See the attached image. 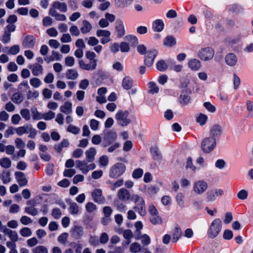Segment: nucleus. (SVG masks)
<instances>
[{
  "instance_id": "f257e3e1",
  "label": "nucleus",
  "mask_w": 253,
  "mask_h": 253,
  "mask_svg": "<svg viewBox=\"0 0 253 253\" xmlns=\"http://www.w3.org/2000/svg\"><path fill=\"white\" fill-rule=\"evenodd\" d=\"M129 112L126 110H119L115 115V119L118 125L125 126L129 124L131 120L128 118Z\"/></svg>"
},
{
  "instance_id": "f03ea898",
  "label": "nucleus",
  "mask_w": 253,
  "mask_h": 253,
  "mask_svg": "<svg viewBox=\"0 0 253 253\" xmlns=\"http://www.w3.org/2000/svg\"><path fill=\"white\" fill-rule=\"evenodd\" d=\"M222 225V221L219 218L214 219L208 229L209 236L211 238L216 237L221 230Z\"/></svg>"
},
{
  "instance_id": "7ed1b4c3",
  "label": "nucleus",
  "mask_w": 253,
  "mask_h": 253,
  "mask_svg": "<svg viewBox=\"0 0 253 253\" xmlns=\"http://www.w3.org/2000/svg\"><path fill=\"white\" fill-rule=\"evenodd\" d=\"M126 166L125 164L118 163L111 167L109 171V176L112 178H117L125 172Z\"/></svg>"
},
{
  "instance_id": "20e7f679",
  "label": "nucleus",
  "mask_w": 253,
  "mask_h": 253,
  "mask_svg": "<svg viewBox=\"0 0 253 253\" xmlns=\"http://www.w3.org/2000/svg\"><path fill=\"white\" fill-rule=\"evenodd\" d=\"M216 139L210 137L205 138L201 143V148L204 152L209 153L211 152L216 146Z\"/></svg>"
},
{
  "instance_id": "39448f33",
  "label": "nucleus",
  "mask_w": 253,
  "mask_h": 253,
  "mask_svg": "<svg viewBox=\"0 0 253 253\" xmlns=\"http://www.w3.org/2000/svg\"><path fill=\"white\" fill-rule=\"evenodd\" d=\"M214 54V50L210 47H206L201 49L198 53V56L202 60L208 61L211 59Z\"/></svg>"
},
{
  "instance_id": "423d86ee",
  "label": "nucleus",
  "mask_w": 253,
  "mask_h": 253,
  "mask_svg": "<svg viewBox=\"0 0 253 253\" xmlns=\"http://www.w3.org/2000/svg\"><path fill=\"white\" fill-rule=\"evenodd\" d=\"M208 187L207 182L199 180L193 183V190L197 195H201L206 191Z\"/></svg>"
},
{
  "instance_id": "0eeeda50",
  "label": "nucleus",
  "mask_w": 253,
  "mask_h": 253,
  "mask_svg": "<svg viewBox=\"0 0 253 253\" xmlns=\"http://www.w3.org/2000/svg\"><path fill=\"white\" fill-rule=\"evenodd\" d=\"M117 138V134L115 130H111L107 132L103 138L102 146L106 147L113 144Z\"/></svg>"
},
{
  "instance_id": "6e6552de",
  "label": "nucleus",
  "mask_w": 253,
  "mask_h": 253,
  "mask_svg": "<svg viewBox=\"0 0 253 253\" xmlns=\"http://www.w3.org/2000/svg\"><path fill=\"white\" fill-rule=\"evenodd\" d=\"M223 129L222 126L219 124H214L212 126L210 129V134L211 138H214L215 139L219 138L222 134Z\"/></svg>"
},
{
  "instance_id": "1a4fd4ad",
  "label": "nucleus",
  "mask_w": 253,
  "mask_h": 253,
  "mask_svg": "<svg viewBox=\"0 0 253 253\" xmlns=\"http://www.w3.org/2000/svg\"><path fill=\"white\" fill-rule=\"evenodd\" d=\"M91 197L93 201L98 204H103L105 203V198L102 195L101 189H96L91 193Z\"/></svg>"
},
{
  "instance_id": "9d476101",
  "label": "nucleus",
  "mask_w": 253,
  "mask_h": 253,
  "mask_svg": "<svg viewBox=\"0 0 253 253\" xmlns=\"http://www.w3.org/2000/svg\"><path fill=\"white\" fill-rule=\"evenodd\" d=\"M36 42V39L33 35H27L23 39L22 45L25 48H33Z\"/></svg>"
},
{
  "instance_id": "9b49d317",
  "label": "nucleus",
  "mask_w": 253,
  "mask_h": 253,
  "mask_svg": "<svg viewBox=\"0 0 253 253\" xmlns=\"http://www.w3.org/2000/svg\"><path fill=\"white\" fill-rule=\"evenodd\" d=\"M157 51L154 49L147 52V54L144 59V64L147 67H151L154 62V59L157 55Z\"/></svg>"
},
{
  "instance_id": "f8f14e48",
  "label": "nucleus",
  "mask_w": 253,
  "mask_h": 253,
  "mask_svg": "<svg viewBox=\"0 0 253 253\" xmlns=\"http://www.w3.org/2000/svg\"><path fill=\"white\" fill-rule=\"evenodd\" d=\"M225 63L229 66H235L238 62V58L236 54L233 53L227 54L224 58Z\"/></svg>"
},
{
  "instance_id": "ddd939ff",
  "label": "nucleus",
  "mask_w": 253,
  "mask_h": 253,
  "mask_svg": "<svg viewBox=\"0 0 253 253\" xmlns=\"http://www.w3.org/2000/svg\"><path fill=\"white\" fill-rule=\"evenodd\" d=\"M191 93L189 89H185L182 90L179 97V103L182 106H185L188 104L191 101V97L186 94L187 92Z\"/></svg>"
},
{
  "instance_id": "4468645a",
  "label": "nucleus",
  "mask_w": 253,
  "mask_h": 253,
  "mask_svg": "<svg viewBox=\"0 0 253 253\" xmlns=\"http://www.w3.org/2000/svg\"><path fill=\"white\" fill-rule=\"evenodd\" d=\"M79 67L84 70L89 71L94 70L97 66V60H93L89 63L86 64L83 60H81L79 62Z\"/></svg>"
},
{
  "instance_id": "2eb2a0df",
  "label": "nucleus",
  "mask_w": 253,
  "mask_h": 253,
  "mask_svg": "<svg viewBox=\"0 0 253 253\" xmlns=\"http://www.w3.org/2000/svg\"><path fill=\"white\" fill-rule=\"evenodd\" d=\"M117 196L122 201H126L130 199V194L129 191L125 188H122L118 191Z\"/></svg>"
},
{
  "instance_id": "dca6fc26",
  "label": "nucleus",
  "mask_w": 253,
  "mask_h": 253,
  "mask_svg": "<svg viewBox=\"0 0 253 253\" xmlns=\"http://www.w3.org/2000/svg\"><path fill=\"white\" fill-rule=\"evenodd\" d=\"M50 9H53L54 10L57 9L60 12L64 13L67 12L68 8L65 2L55 1L52 3L51 7Z\"/></svg>"
},
{
  "instance_id": "f3484780",
  "label": "nucleus",
  "mask_w": 253,
  "mask_h": 253,
  "mask_svg": "<svg viewBox=\"0 0 253 253\" xmlns=\"http://www.w3.org/2000/svg\"><path fill=\"white\" fill-rule=\"evenodd\" d=\"M28 67L31 70L32 74L34 76H38L42 74L43 72V67L40 64H30Z\"/></svg>"
},
{
  "instance_id": "a211bd4d",
  "label": "nucleus",
  "mask_w": 253,
  "mask_h": 253,
  "mask_svg": "<svg viewBox=\"0 0 253 253\" xmlns=\"http://www.w3.org/2000/svg\"><path fill=\"white\" fill-rule=\"evenodd\" d=\"M15 176L17 182L21 186H24L27 184L28 180L23 172L16 171L15 172Z\"/></svg>"
},
{
  "instance_id": "6ab92c4d",
  "label": "nucleus",
  "mask_w": 253,
  "mask_h": 253,
  "mask_svg": "<svg viewBox=\"0 0 253 253\" xmlns=\"http://www.w3.org/2000/svg\"><path fill=\"white\" fill-rule=\"evenodd\" d=\"M188 67L192 71H196L198 70L201 67L200 61L196 58L190 59L188 62Z\"/></svg>"
},
{
  "instance_id": "aec40b11",
  "label": "nucleus",
  "mask_w": 253,
  "mask_h": 253,
  "mask_svg": "<svg viewBox=\"0 0 253 253\" xmlns=\"http://www.w3.org/2000/svg\"><path fill=\"white\" fill-rule=\"evenodd\" d=\"M97 153L95 148L91 147L85 151L86 161L88 163L92 162L95 159V156Z\"/></svg>"
},
{
  "instance_id": "412c9836",
  "label": "nucleus",
  "mask_w": 253,
  "mask_h": 253,
  "mask_svg": "<svg viewBox=\"0 0 253 253\" xmlns=\"http://www.w3.org/2000/svg\"><path fill=\"white\" fill-rule=\"evenodd\" d=\"M164 27V23L161 19H156L152 24V28L155 32H160L163 31Z\"/></svg>"
},
{
  "instance_id": "4be33fe9",
  "label": "nucleus",
  "mask_w": 253,
  "mask_h": 253,
  "mask_svg": "<svg viewBox=\"0 0 253 253\" xmlns=\"http://www.w3.org/2000/svg\"><path fill=\"white\" fill-rule=\"evenodd\" d=\"M116 23V29L117 31L118 36L119 37L123 36L125 35V31L123 21L121 20H118Z\"/></svg>"
},
{
  "instance_id": "5701e85b",
  "label": "nucleus",
  "mask_w": 253,
  "mask_h": 253,
  "mask_svg": "<svg viewBox=\"0 0 253 253\" xmlns=\"http://www.w3.org/2000/svg\"><path fill=\"white\" fill-rule=\"evenodd\" d=\"M49 14L54 17L56 20L63 21L66 20V17L65 15L58 13L56 10H54L53 9H49Z\"/></svg>"
},
{
  "instance_id": "b1692460",
  "label": "nucleus",
  "mask_w": 253,
  "mask_h": 253,
  "mask_svg": "<svg viewBox=\"0 0 253 253\" xmlns=\"http://www.w3.org/2000/svg\"><path fill=\"white\" fill-rule=\"evenodd\" d=\"M83 26L81 28L80 30L81 32L83 34H85L88 33H89L91 29H92V26L91 24L87 21V20H84L82 22Z\"/></svg>"
},
{
  "instance_id": "393cba45",
  "label": "nucleus",
  "mask_w": 253,
  "mask_h": 253,
  "mask_svg": "<svg viewBox=\"0 0 253 253\" xmlns=\"http://www.w3.org/2000/svg\"><path fill=\"white\" fill-rule=\"evenodd\" d=\"M133 0H115V5L119 8H123L130 5Z\"/></svg>"
},
{
  "instance_id": "a878e982",
  "label": "nucleus",
  "mask_w": 253,
  "mask_h": 253,
  "mask_svg": "<svg viewBox=\"0 0 253 253\" xmlns=\"http://www.w3.org/2000/svg\"><path fill=\"white\" fill-rule=\"evenodd\" d=\"M78 72L73 69H68L66 72V77L68 80H75L78 77Z\"/></svg>"
},
{
  "instance_id": "bb28decb",
  "label": "nucleus",
  "mask_w": 253,
  "mask_h": 253,
  "mask_svg": "<svg viewBox=\"0 0 253 253\" xmlns=\"http://www.w3.org/2000/svg\"><path fill=\"white\" fill-rule=\"evenodd\" d=\"M72 104L71 102H65L62 106L60 107V110L61 112L69 114L72 112Z\"/></svg>"
},
{
  "instance_id": "cd10ccee",
  "label": "nucleus",
  "mask_w": 253,
  "mask_h": 253,
  "mask_svg": "<svg viewBox=\"0 0 253 253\" xmlns=\"http://www.w3.org/2000/svg\"><path fill=\"white\" fill-rule=\"evenodd\" d=\"M133 84L132 80L129 77H125L122 82V86L125 89H130Z\"/></svg>"
},
{
  "instance_id": "c85d7f7f",
  "label": "nucleus",
  "mask_w": 253,
  "mask_h": 253,
  "mask_svg": "<svg viewBox=\"0 0 253 253\" xmlns=\"http://www.w3.org/2000/svg\"><path fill=\"white\" fill-rule=\"evenodd\" d=\"M71 230L72 234L77 236H81L84 233V228L81 226L75 225Z\"/></svg>"
},
{
  "instance_id": "c756f323",
  "label": "nucleus",
  "mask_w": 253,
  "mask_h": 253,
  "mask_svg": "<svg viewBox=\"0 0 253 253\" xmlns=\"http://www.w3.org/2000/svg\"><path fill=\"white\" fill-rule=\"evenodd\" d=\"M133 209L138 211L141 216H144L146 214L145 206V202L141 204H137V206L133 207Z\"/></svg>"
},
{
  "instance_id": "7c9ffc66",
  "label": "nucleus",
  "mask_w": 253,
  "mask_h": 253,
  "mask_svg": "<svg viewBox=\"0 0 253 253\" xmlns=\"http://www.w3.org/2000/svg\"><path fill=\"white\" fill-rule=\"evenodd\" d=\"M181 229L179 227H176L172 235V241L173 242H177L181 237Z\"/></svg>"
},
{
  "instance_id": "2f4dec72",
  "label": "nucleus",
  "mask_w": 253,
  "mask_h": 253,
  "mask_svg": "<svg viewBox=\"0 0 253 253\" xmlns=\"http://www.w3.org/2000/svg\"><path fill=\"white\" fill-rule=\"evenodd\" d=\"M176 43L175 39L173 36H168L164 40V44L168 46L171 47Z\"/></svg>"
},
{
  "instance_id": "473e14b6",
  "label": "nucleus",
  "mask_w": 253,
  "mask_h": 253,
  "mask_svg": "<svg viewBox=\"0 0 253 253\" xmlns=\"http://www.w3.org/2000/svg\"><path fill=\"white\" fill-rule=\"evenodd\" d=\"M0 178L2 180L3 183L6 184L9 183L11 179L10 171H3L0 175Z\"/></svg>"
},
{
  "instance_id": "72a5a7b5",
  "label": "nucleus",
  "mask_w": 253,
  "mask_h": 253,
  "mask_svg": "<svg viewBox=\"0 0 253 253\" xmlns=\"http://www.w3.org/2000/svg\"><path fill=\"white\" fill-rule=\"evenodd\" d=\"M0 165L1 167L8 169L11 166V162L8 158H2L0 159Z\"/></svg>"
},
{
  "instance_id": "f704fd0d",
  "label": "nucleus",
  "mask_w": 253,
  "mask_h": 253,
  "mask_svg": "<svg viewBox=\"0 0 253 253\" xmlns=\"http://www.w3.org/2000/svg\"><path fill=\"white\" fill-rule=\"evenodd\" d=\"M31 112L32 115V118L34 120H40L42 119L43 114L38 112L37 108H31Z\"/></svg>"
},
{
  "instance_id": "c9c22d12",
  "label": "nucleus",
  "mask_w": 253,
  "mask_h": 253,
  "mask_svg": "<svg viewBox=\"0 0 253 253\" xmlns=\"http://www.w3.org/2000/svg\"><path fill=\"white\" fill-rule=\"evenodd\" d=\"M32 252L33 253H48L47 248L44 246H38L34 248Z\"/></svg>"
},
{
  "instance_id": "e433bc0d",
  "label": "nucleus",
  "mask_w": 253,
  "mask_h": 253,
  "mask_svg": "<svg viewBox=\"0 0 253 253\" xmlns=\"http://www.w3.org/2000/svg\"><path fill=\"white\" fill-rule=\"evenodd\" d=\"M149 92L152 94L157 93L159 92V88L156 84L153 82L148 83Z\"/></svg>"
},
{
  "instance_id": "4c0bfd02",
  "label": "nucleus",
  "mask_w": 253,
  "mask_h": 253,
  "mask_svg": "<svg viewBox=\"0 0 253 253\" xmlns=\"http://www.w3.org/2000/svg\"><path fill=\"white\" fill-rule=\"evenodd\" d=\"M11 99L15 103L20 104L23 100V96L19 93H15L12 95Z\"/></svg>"
},
{
  "instance_id": "58836bf2",
  "label": "nucleus",
  "mask_w": 253,
  "mask_h": 253,
  "mask_svg": "<svg viewBox=\"0 0 253 253\" xmlns=\"http://www.w3.org/2000/svg\"><path fill=\"white\" fill-rule=\"evenodd\" d=\"M175 199L178 206L180 207H183L184 205V195L181 192H179L176 194Z\"/></svg>"
},
{
  "instance_id": "ea45409f",
  "label": "nucleus",
  "mask_w": 253,
  "mask_h": 253,
  "mask_svg": "<svg viewBox=\"0 0 253 253\" xmlns=\"http://www.w3.org/2000/svg\"><path fill=\"white\" fill-rule=\"evenodd\" d=\"M156 68L159 71L164 72L167 69L168 65L164 60H161L157 63Z\"/></svg>"
},
{
  "instance_id": "a19ab883",
  "label": "nucleus",
  "mask_w": 253,
  "mask_h": 253,
  "mask_svg": "<svg viewBox=\"0 0 253 253\" xmlns=\"http://www.w3.org/2000/svg\"><path fill=\"white\" fill-rule=\"evenodd\" d=\"M150 220L151 222L154 225L160 224L162 223V219L158 214H155V215H150Z\"/></svg>"
},
{
  "instance_id": "79ce46f5",
  "label": "nucleus",
  "mask_w": 253,
  "mask_h": 253,
  "mask_svg": "<svg viewBox=\"0 0 253 253\" xmlns=\"http://www.w3.org/2000/svg\"><path fill=\"white\" fill-rule=\"evenodd\" d=\"M20 235L24 237H28L32 235V232L28 227H23L19 231Z\"/></svg>"
},
{
  "instance_id": "37998d69",
  "label": "nucleus",
  "mask_w": 253,
  "mask_h": 253,
  "mask_svg": "<svg viewBox=\"0 0 253 253\" xmlns=\"http://www.w3.org/2000/svg\"><path fill=\"white\" fill-rule=\"evenodd\" d=\"M141 250V247L140 245L137 243L134 242L131 244L130 246V251L133 253H137L139 252Z\"/></svg>"
},
{
  "instance_id": "c03bdc74",
  "label": "nucleus",
  "mask_w": 253,
  "mask_h": 253,
  "mask_svg": "<svg viewBox=\"0 0 253 253\" xmlns=\"http://www.w3.org/2000/svg\"><path fill=\"white\" fill-rule=\"evenodd\" d=\"M20 115L22 118L26 121L31 119V115L30 111L28 109H23L20 111Z\"/></svg>"
},
{
  "instance_id": "a18cd8bd",
  "label": "nucleus",
  "mask_w": 253,
  "mask_h": 253,
  "mask_svg": "<svg viewBox=\"0 0 253 253\" xmlns=\"http://www.w3.org/2000/svg\"><path fill=\"white\" fill-rule=\"evenodd\" d=\"M207 120V116L204 114L201 113L197 118L196 121L201 126H203L206 124Z\"/></svg>"
},
{
  "instance_id": "49530a36",
  "label": "nucleus",
  "mask_w": 253,
  "mask_h": 253,
  "mask_svg": "<svg viewBox=\"0 0 253 253\" xmlns=\"http://www.w3.org/2000/svg\"><path fill=\"white\" fill-rule=\"evenodd\" d=\"M69 211L72 214H78L79 211V207L76 203H72L70 204Z\"/></svg>"
},
{
  "instance_id": "de8ad7c7",
  "label": "nucleus",
  "mask_w": 253,
  "mask_h": 253,
  "mask_svg": "<svg viewBox=\"0 0 253 253\" xmlns=\"http://www.w3.org/2000/svg\"><path fill=\"white\" fill-rule=\"evenodd\" d=\"M150 151L154 160H159L161 159V155L159 154L158 149L157 147H151Z\"/></svg>"
},
{
  "instance_id": "09e8293b",
  "label": "nucleus",
  "mask_w": 253,
  "mask_h": 253,
  "mask_svg": "<svg viewBox=\"0 0 253 253\" xmlns=\"http://www.w3.org/2000/svg\"><path fill=\"white\" fill-rule=\"evenodd\" d=\"M130 199H131L132 201L134 202L136 205L137 204H141L145 202L143 198L136 194H134L130 196Z\"/></svg>"
},
{
  "instance_id": "8fccbe9b",
  "label": "nucleus",
  "mask_w": 253,
  "mask_h": 253,
  "mask_svg": "<svg viewBox=\"0 0 253 253\" xmlns=\"http://www.w3.org/2000/svg\"><path fill=\"white\" fill-rule=\"evenodd\" d=\"M69 31L73 36L78 37L80 35V31L77 26L72 25L69 29Z\"/></svg>"
},
{
  "instance_id": "3c124183",
  "label": "nucleus",
  "mask_w": 253,
  "mask_h": 253,
  "mask_svg": "<svg viewBox=\"0 0 253 253\" xmlns=\"http://www.w3.org/2000/svg\"><path fill=\"white\" fill-rule=\"evenodd\" d=\"M25 212L33 216L37 215L38 213L37 209L33 207H26L25 208Z\"/></svg>"
},
{
  "instance_id": "603ef678",
  "label": "nucleus",
  "mask_w": 253,
  "mask_h": 253,
  "mask_svg": "<svg viewBox=\"0 0 253 253\" xmlns=\"http://www.w3.org/2000/svg\"><path fill=\"white\" fill-rule=\"evenodd\" d=\"M67 130L68 132L73 133L74 134H77L80 131V128L76 126L70 125L67 128Z\"/></svg>"
},
{
  "instance_id": "864d4df0",
  "label": "nucleus",
  "mask_w": 253,
  "mask_h": 253,
  "mask_svg": "<svg viewBox=\"0 0 253 253\" xmlns=\"http://www.w3.org/2000/svg\"><path fill=\"white\" fill-rule=\"evenodd\" d=\"M29 126H20L16 129V132L17 135L21 136L23 134L28 133V128Z\"/></svg>"
},
{
  "instance_id": "5fc2aeb1",
  "label": "nucleus",
  "mask_w": 253,
  "mask_h": 253,
  "mask_svg": "<svg viewBox=\"0 0 253 253\" xmlns=\"http://www.w3.org/2000/svg\"><path fill=\"white\" fill-rule=\"evenodd\" d=\"M143 171L141 169L138 168L135 169L132 173V177L134 179H138L142 177Z\"/></svg>"
},
{
  "instance_id": "6e6d98bb",
  "label": "nucleus",
  "mask_w": 253,
  "mask_h": 253,
  "mask_svg": "<svg viewBox=\"0 0 253 253\" xmlns=\"http://www.w3.org/2000/svg\"><path fill=\"white\" fill-rule=\"evenodd\" d=\"M96 35L98 37H110L111 35V33L110 31L107 30H104L99 29L97 30L96 31Z\"/></svg>"
},
{
  "instance_id": "4d7b16f0",
  "label": "nucleus",
  "mask_w": 253,
  "mask_h": 253,
  "mask_svg": "<svg viewBox=\"0 0 253 253\" xmlns=\"http://www.w3.org/2000/svg\"><path fill=\"white\" fill-rule=\"evenodd\" d=\"M248 195V191L245 189H242L237 193V196L240 200H244L247 198Z\"/></svg>"
},
{
  "instance_id": "13d9d810",
  "label": "nucleus",
  "mask_w": 253,
  "mask_h": 253,
  "mask_svg": "<svg viewBox=\"0 0 253 253\" xmlns=\"http://www.w3.org/2000/svg\"><path fill=\"white\" fill-rule=\"evenodd\" d=\"M85 209L88 212H92L97 209L96 206L92 202H88L85 205Z\"/></svg>"
},
{
  "instance_id": "bf43d9fd",
  "label": "nucleus",
  "mask_w": 253,
  "mask_h": 253,
  "mask_svg": "<svg viewBox=\"0 0 253 253\" xmlns=\"http://www.w3.org/2000/svg\"><path fill=\"white\" fill-rule=\"evenodd\" d=\"M20 51V47L18 45H14L11 46L8 50V53L12 55H16Z\"/></svg>"
},
{
  "instance_id": "052dcab7",
  "label": "nucleus",
  "mask_w": 253,
  "mask_h": 253,
  "mask_svg": "<svg viewBox=\"0 0 253 253\" xmlns=\"http://www.w3.org/2000/svg\"><path fill=\"white\" fill-rule=\"evenodd\" d=\"M159 190V189L158 187L151 186L148 188L147 192L149 196L153 197L157 193Z\"/></svg>"
},
{
  "instance_id": "680f3d73",
  "label": "nucleus",
  "mask_w": 253,
  "mask_h": 253,
  "mask_svg": "<svg viewBox=\"0 0 253 253\" xmlns=\"http://www.w3.org/2000/svg\"><path fill=\"white\" fill-rule=\"evenodd\" d=\"M75 163L77 168H79L83 173V171H84V169L86 167L85 166L87 164L86 162L84 161H82L80 160H77L76 161Z\"/></svg>"
},
{
  "instance_id": "e2e57ef3",
  "label": "nucleus",
  "mask_w": 253,
  "mask_h": 253,
  "mask_svg": "<svg viewBox=\"0 0 253 253\" xmlns=\"http://www.w3.org/2000/svg\"><path fill=\"white\" fill-rule=\"evenodd\" d=\"M186 168L190 169L193 172H195L196 170V167L193 164L192 160L191 157L187 158Z\"/></svg>"
},
{
  "instance_id": "0e129e2a",
  "label": "nucleus",
  "mask_w": 253,
  "mask_h": 253,
  "mask_svg": "<svg viewBox=\"0 0 253 253\" xmlns=\"http://www.w3.org/2000/svg\"><path fill=\"white\" fill-rule=\"evenodd\" d=\"M11 37V33L9 32H4V34L2 36L1 41L4 44H6L10 42Z\"/></svg>"
},
{
  "instance_id": "69168bd1",
  "label": "nucleus",
  "mask_w": 253,
  "mask_h": 253,
  "mask_svg": "<svg viewBox=\"0 0 253 253\" xmlns=\"http://www.w3.org/2000/svg\"><path fill=\"white\" fill-rule=\"evenodd\" d=\"M75 59L72 56H67L65 58V64L67 66L72 67L75 64Z\"/></svg>"
},
{
  "instance_id": "338daca9",
  "label": "nucleus",
  "mask_w": 253,
  "mask_h": 253,
  "mask_svg": "<svg viewBox=\"0 0 253 253\" xmlns=\"http://www.w3.org/2000/svg\"><path fill=\"white\" fill-rule=\"evenodd\" d=\"M30 84L35 88H37L41 85V82L40 80L37 78L31 79L30 81Z\"/></svg>"
},
{
  "instance_id": "774afa93",
  "label": "nucleus",
  "mask_w": 253,
  "mask_h": 253,
  "mask_svg": "<svg viewBox=\"0 0 253 253\" xmlns=\"http://www.w3.org/2000/svg\"><path fill=\"white\" fill-rule=\"evenodd\" d=\"M16 147L18 149H23L25 145V143L20 138H16L15 140Z\"/></svg>"
}]
</instances>
